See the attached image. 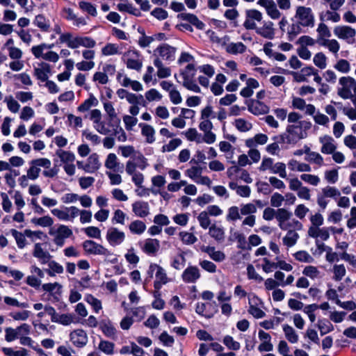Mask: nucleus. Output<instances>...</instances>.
Segmentation results:
<instances>
[{
    "label": "nucleus",
    "instance_id": "obj_1",
    "mask_svg": "<svg viewBox=\"0 0 356 356\" xmlns=\"http://www.w3.org/2000/svg\"><path fill=\"white\" fill-rule=\"evenodd\" d=\"M312 126V122L307 120H302L297 124H288L285 132L281 135V139L285 143L296 144L307 136V131Z\"/></svg>",
    "mask_w": 356,
    "mask_h": 356
},
{
    "label": "nucleus",
    "instance_id": "obj_2",
    "mask_svg": "<svg viewBox=\"0 0 356 356\" xmlns=\"http://www.w3.org/2000/svg\"><path fill=\"white\" fill-rule=\"evenodd\" d=\"M337 95L343 99L356 101V79L350 76L340 77Z\"/></svg>",
    "mask_w": 356,
    "mask_h": 356
},
{
    "label": "nucleus",
    "instance_id": "obj_3",
    "mask_svg": "<svg viewBox=\"0 0 356 356\" xmlns=\"http://www.w3.org/2000/svg\"><path fill=\"white\" fill-rule=\"evenodd\" d=\"M278 222L279 227L286 231L287 229H302V224L296 218H292V213L284 208H279L277 209V215L275 218Z\"/></svg>",
    "mask_w": 356,
    "mask_h": 356
},
{
    "label": "nucleus",
    "instance_id": "obj_4",
    "mask_svg": "<svg viewBox=\"0 0 356 356\" xmlns=\"http://www.w3.org/2000/svg\"><path fill=\"white\" fill-rule=\"evenodd\" d=\"M147 273L149 278H152L154 275L155 280L154 282V288L156 291H159L163 285L170 281V279L168 277L166 270L157 264H151Z\"/></svg>",
    "mask_w": 356,
    "mask_h": 356
},
{
    "label": "nucleus",
    "instance_id": "obj_5",
    "mask_svg": "<svg viewBox=\"0 0 356 356\" xmlns=\"http://www.w3.org/2000/svg\"><path fill=\"white\" fill-rule=\"evenodd\" d=\"M196 70L194 64L189 63L186 67L180 70L179 76L181 77V83L186 89L195 92H200V88L194 79Z\"/></svg>",
    "mask_w": 356,
    "mask_h": 356
},
{
    "label": "nucleus",
    "instance_id": "obj_6",
    "mask_svg": "<svg viewBox=\"0 0 356 356\" xmlns=\"http://www.w3.org/2000/svg\"><path fill=\"white\" fill-rule=\"evenodd\" d=\"M340 195V191L336 187L326 186L317 194V204L322 210H325L329 203L328 198L337 199Z\"/></svg>",
    "mask_w": 356,
    "mask_h": 356
},
{
    "label": "nucleus",
    "instance_id": "obj_7",
    "mask_svg": "<svg viewBox=\"0 0 356 356\" xmlns=\"http://www.w3.org/2000/svg\"><path fill=\"white\" fill-rule=\"evenodd\" d=\"M295 18L303 27H314L315 23L314 14L309 7L298 6L296 8Z\"/></svg>",
    "mask_w": 356,
    "mask_h": 356
},
{
    "label": "nucleus",
    "instance_id": "obj_8",
    "mask_svg": "<svg viewBox=\"0 0 356 356\" xmlns=\"http://www.w3.org/2000/svg\"><path fill=\"white\" fill-rule=\"evenodd\" d=\"M30 168L27 170V177L31 180H35L39 177L40 168H49L51 162L47 158L33 159L29 162Z\"/></svg>",
    "mask_w": 356,
    "mask_h": 356
},
{
    "label": "nucleus",
    "instance_id": "obj_9",
    "mask_svg": "<svg viewBox=\"0 0 356 356\" xmlns=\"http://www.w3.org/2000/svg\"><path fill=\"white\" fill-rule=\"evenodd\" d=\"M31 331V326L27 323H23L16 328L6 327L5 329V340L11 342L15 339H20L22 335H28Z\"/></svg>",
    "mask_w": 356,
    "mask_h": 356
},
{
    "label": "nucleus",
    "instance_id": "obj_10",
    "mask_svg": "<svg viewBox=\"0 0 356 356\" xmlns=\"http://www.w3.org/2000/svg\"><path fill=\"white\" fill-rule=\"evenodd\" d=\"M334 34L340 40L346 41L348 44H353L355 42L356 36V30L347 25L336 26L333 30Z\"/></svg>",
    "mask_w": 356,
    "mask_h": 356
},
{
    "label": "nucleus",
    "instance_id": "obj_11",
    "mask_svg": "<svg viewBox=\"0 0 356 356\" xmlns=\"http://www.w3.org/2000/svg\"><path fill=\"white\" fill-rule=\"evenodd\" d=\"M49 234L54 236V243L62 247L65 240L72 235V231L67 226L60 225L56 229L51 228Z\"/></svg>",
    "mask_w": 356,
    "mask_h": 356
},
{
    "label": "nucleus",
    "instance_id": "obj_12",
    "mask_svg": "<svg viewBox=\"0 0 356 356\" xmlns=\"http://www.w3.org/2000/svg\"><path fill=\"white\" fill-rule=\"evenodd\" d=\"M248 312L256 318H261L265 316L266 313L261 309L263 302L254 293L248 294Z\"/></svg>",
    "mask_w": 356,
    "mask_h": 356
},
{
    "label": "nucleus",
    "instance_id": "obj_13",
    "mask_svg": "<svg viewBox=\"0 0 356 356\" xmlns=\"http://www.w3.org/2000/svg\"><path fill=\"white\" fill-rule=\"evenodd\" d=\"M177 48L163 43L158 46L154 50V56L156 58H162L164 60L171 62L175 59Z\"/></svg>",
    "mask_w": 356,
    "mask_h": 356
},
{
    "label": "nucleus",
    "instance_id": "obj_14",
    "mask_svg": "<svg viewBox=\"0 0 356 356\" xmlns=\"http://www.w3.org/2000/svg\"><path fill=\"white\" fill-rule=\"evenodd\" d=\"M124 60L129 69L140 71L143 67L141 56L137 51H129L124 54Z\"/></svg>",
    "mask_w": 356,
    "mask_h": 356
},
{
    "label": "nucleus",
    "instance_id": "obj_15",
    "mask_svg": "<svg viewBox=\"0 0 356 356\" xmlns=\"http://www.w3.org/2000/svg\"><path fill=\"white\" fill-rule=\"evenodd\" d=\"M141 250L149 256H155L160 249V241L156 238H147L138 243Z\"/></svg>",
    "mask_w": 356,
    "mask_h": 356
},
{
    "label": "nucleus",
    "instance_id": "obj_16",
    "mask_svg": "<svg viewBox=\"0 0 356 356\" xmlns=\"http://www.w3.org/2000/svg\"><path fill=\"white\" fill-rule=\"evenodd\" d=\"M106 238L111 246H117L124 242L125 234L118 228L112 227L108 229Z\"/></svg>",
    "mask_w": 356,
    "mask_h": 356
},
{
    "label": "nucleus",
    "instance_id": "obj_17",
    "mask_svg": "<svg viewBox=\"0 0 356 356\" xmlns=\"http://www.w3.org/2000/svg\"><path fill=\"white\" fill-rule=\"evenodd\" d=\"M200 277V269L196 266H188L181 274L183 282L188 284L195 283Z\"/></svg>",
    "mask_w": 356,
    "mask_h": 356
},
{
    "label": "nucleus",
    "instance_id": "obj_18",
    "mask_svg": "<svg viewBox=\"0 0 356 356\" xmlns=\"http://www.w3.org/2000/svg\"><path fill=\"white\" fill-rule=\"evenodd\" d=\"M246 104L248 111L254 115H264L269 112V107L259 100L250 99Z\"/></svg>",
    "mask_w": 356,
    "mask_h": 356
},
{
    "label": "nucleus",
    "instance_id": "obj_19",
    "mask_svg": "<svg viewBox=\"0 0 356 356\" xmlns=\"http://www.w3.org/2000/svg\"><path fill=\"white\" fill-rule=\"evenodd\" d=\"M132 212L138 218H144L150 213V207L147 202L138 200L131 204Z\"/></svg>",
    "mask_w": 356,
    "mask_h": 356
},
{
    "label": "nucleus",
    "instance_id": "obj_20",
    "mask_svg": "<svg viewBox=\"0 0 356 356\" xmlns=\"http://www.w3.org/2000/svg\"><path fill=\"white\" fill-rule=\"evenodd\" d=\"M319 143L322 145L321 152L325 154H331L337 148V144L334 139L328 135L321 136L319 138Z\"/></svg>",
    "mask_w": 356,
    "mask_h": 356
},
{
    "label": "nucleus",
    "instance_id": "obj_21",
    "mask_svg": "<svg viewBox=\"0 0 356 356\" xmlns=\"http://www.w3.org/2000/svg\"><path fill=\"white\" fill-rule=\"evenodd\" d=\"M256 33L266 39L273 40L275 35L274 24L271 21H264L262 26L256 29Z\"/></svg>",
    "mask_w": 356,
    "mask_h": 356
},
{
    "label": "nucleus",
    "instance_id": "obj_22",
    "mask_svg": "<svg viewBox=\"0 0 356 356\" xmlns=\"http://www.w3.org/2000/svg\"><path fill=\"white\" fill-rule=\"evenodd\" d=\"M258 337L261 343L258 347L259 352H270L273 350V345L271 342L270 335L264 330H259Z\"/></svg>",
    "mask_w": 356,
    "mask_h": 356
},
{
    "label": "nucleus",
    "instance_id": "obj_23",
    "mask_svg": "<svg viewBox=\"0 0 356 356\" xmlns=\"http://www.w3.org/2000/svg\"><path fill=\"white\" fill-rule=\"evenodd\" d=\"M291 104L293 108L305 111L306 115H312L314 113L315 106L311 104H306L305 99L300 97H293Z\"/></svg>",
    "mask_w": 356,
    "mask_h": 356
},
{
    "label": "nucleus",
    "instance_id": "obj_24",
    "mask_svg": "<svg viewBox=\"0 0 356 356\" xmlns=\"http://www.w3.org/2000/svg\"><path fill=\"white\" fill-rule=\"evenodd\" d=\"M177 17L181 21H185L186 23L195 26L199 30L204 29L205 26V24L193 14L181 13L177 15Z\"/></svg>",
    "mask_w": 356,
    "mask_h": 356
},
{
    "label": "nucleus",
    "instance_id": "obj_25",
    "mask_svg": "<svg viewBox=\"0 0 356 356\" xmlns=\"http://www.w3.org/2000/svg\"><path fill=\"white\" fill-rule=\"evenodd\" d=\"M70 340L74 346L82 347L87 343V334L83 330H76L70 333Z\"/></svg>",
    "mask_w": 356,
    "mask_h": 356
},
{
    "label": "nucleus",
    "instance_id": "obj_26",
    "mask_svg": "<svg viewBox=\"0 0 356 356\" xmlns=\"http://www.w3.org/2000/svg\"><path fill=\"white\" fill-rule=\"evenodd\" d=\"M309 237L315 238L316 241H327L330 238L328 227H318L307 231Z\"/></svg>",
    "mask_w": 356,
    "mask_h": 356
},
{
    "label": "nucleus",
    "instance_id": "obj_27",
    "mask_svg": "<svg viewBox=\"0 0 356 356\" xmlns=\"http://www.w3.org/2000/svg\"><path fill=\"white\" fill-rule=\"evenodd\" d=\"M33 255L38 259L42 264H47L51 258V255L47 251L42 249L40 243L35 244Z\"/></svg>",
    "mask_w": 356,
    "mask_h": 356
},
{
    "label": "nucleus",
    "instance_id": "obj_28",
    "mask_svg": "<svg viewBox=\"0 0 356 356\" xmlns=\"http://www.w3.org/2000/svg\"><path fill=\"white\" fill-rule=\"evenodd\" d=\"M202 250L207 253L209 257L216 262H222L226 258L225 254L222 251L216 250L213 246L208 245L203 247Z\"/></svg>",
    "mask_w": 356,
    "mask_h": 356
},
{
    "label": "nucleus",
    "instance_id": "obj_29",
    "mask_svg": "<svg viewBox=\"0 0 356 356\" xmlns=\"http://www.w3.org/2000/svg\"><path fill=\"white\" fill-rule=\"evenodd\" d=\"M209 234L218 243H222L225 238V229L222 226L213 224L209 229Z\"/></svg>",
    "mask_w": 356,
    "mask_h": 356
},
{
    "label": "nucleus",
    "instance_id": "obj_30",
    "mask_svg": "<svg viewBox=\"0 0 356 356\" xmlns=\"http://www.w3.org/2000/svg\"><path fill=\"white\" fill-rule=\"evenodd\" d=\"M138 126L141 129V134L145 138L146 142L149 144L153 143L156 140L154 127L145 123H140Z\"/></svg>",
    "mask_w": 356,
    "mask_h": 356
},
{
    "label": "nucleus",
    "instance_id": "obj_31",
    "mask_svg": "<svg viewBox=\"0 0 356 356\" xmlns=\"http://www.w3.org/2000/svg\"><path fill=\"white\" fill-rule=\"evenodd\" d=\"M268 137L264 134H257L254 137L248 138L245 142V146L249 148L255 147L257 145H262L268 142Z\"/></svg>",
    "mask_w": 356,
    "mask_h": 356
},
{
    "label": "nucleus",
    "instance_id": "obj_32",
    "mask_svg": "<svg viewBox=\"0 0 356 356\" xmlns=\"http://www.w3.org/2000/svg\"><path fill=\"white\" fill-rule=\"evenodd\" d=\"M105 167L112 170L114 172H122L123 166L118 162L117 156L113 153H110L105 161Z\"/></svg>",
    "mask_w": 356,
    "mask_h": 356
},
{
    "label": "nucleus",
    "instance_id": "obj_33",
    "mask_svg": "<svg viewBox=\"0 0 356 356\" xmlns=\"http://www.w3.org/2000/svg\"><path fill=\"white\" fill-rule=\"evenodd\" d=\"M63 13H64V17L67 20L73 21L74 25L76 26L86 25V21L83 17H77V16L74 13L73 10L67 8H63Z\"/></svg>",
    "mask_w": 356,
    "mask_h": 356
},
{
    "label": "nucleus",
    "instance_id": "obj_34",
    "mask_svg": "<svg viewBox=\"0 0 356 356\" xmlns=\"http://www.w3.org/2000/svg\"><path fill=\"white\" fill-rule=\"evenodd\" d=\"M154 66L157 68V76L160 79L168 78L171 75V70L168 67L164 66L159 58H155L153 62Z\"/></svg>",
    "mask_w": 356,
    "mask_h": 356
},
{
    "label": "nucleus",
    "instance_id": "obj_35",
    "mask_svg": "<svg viewBox=\"0 0 356 356\" xmlns=\"http://www.w3.org/2000/svg\"><path fill=\"white\" fill-rule=\"evenodd\" d=\"M319 44L327 48L334 56L338 54L340 49V44L335 39H323L319 42Z\"/></svg>",
    "mask_w": 356,
    "mask_h": 356
},
{
    "label": "nucleus",
    "instance_id": "obj_36",
    "mask_svg": "<svg viewBox=\"0 0 356 356\" xmlns=\"http://www.w3.org/2000/svg\"><path fill=\"white\" fill-rule=\"evenodd\" d=\"M232 124L240 132H248L250 131L253 127L251 122L242 118L235 119Z\"/></svg>",
    "mask_w": 356,
    "mask_h": 356
},
{
    "label": "nucleus",
    "instance_id": "obj_37",
    "mask_svg": "<svg viewBox=\"0 0 356 356\" xmlns=\"http://www.w3.org/2000/svg\"><path fill=\"white\" fill-rule=\"evenodd\" d=\"M117 8L120 12L128 13L129 14L138 16L139 11L128 0H121L117 5Z\"/></svg>",
    "mask_w": 356,
    "mask_h": 356
},
{
    "label": "nucleus",
    "instance_id": "obj_38",
    "mask_svg": "<svg viewBox=\"0 0 356 356\" xmlns=\"http://www.w3.org/2000/svg\"><path fill=\"white\" fill-rule=\"evenodd\" d=\"M288 166L292 171H297L300 172H311V166L305 163H300L295 159L289 161Z\"/></svg>",
    "mask_w": 356,
    "mask_h": 356
},
{
    "label": "nucleus",
    "instance_id": "obj_39",
    "mask_svg": "<svg viewBox=\"0 0 356 356\" xmlns=\"http://www.w3.org/2000/svg\"><path fill=\"white\" fill-rule=\"evenodd\" d=\"M307 155L306 160L310 163H315L318 166H322L324 164V160L323 156L316 152H312L309 148L305 150Z\"/></svg>",
    "mask_w": 356,
    "mask_h": 356
},
{
    "label": "nucleus",
    "instance_id": "obj_40",
    "mask_svg": "<svg viewBox=\"0 0 356 356\" xmlns=\"http://www.w3.org/2000/svg\"><path fill=\"white\" fill-rule=\"evenodd\" d=\"M211 306V305L209 302H197L195 307V312L202 316L210 318L213 316V314L208 309Z\"/></svg>",
    "mask_w": 356,
    "mask_h": 356
},
{
    "label": "nucleus",
    "instance_id": "obj_41",
    "mask_svg": "<svg viewBox=\"0 0 356 356\" xmlns=\"http://www.w3.org/2000/svg\"><path fill=\"white\" fill-rule=\"evenodd\" d=\"M129 229L134 234L141 235L146 229V225L142 220H135L129 224Z\"/></svg>",
    "mask_w": 356,
    "mask_h": 356
},
{
    "label": "nucleus",
    "instance_id": "obj_42",
    "mask_svg": "<svg viewBox=\"0 0 356 356\" xmlns=\"http://www.w3.org/2000/svg\"><path fill=\"white\" fill-rule=\"evenodd\" d=\"M33 24L42 31L47 32L50 29V22L43 15H38L33 20Z\"/></svg>",
    "mask_w": 356,
    "mask_h": 356
},
{
    "label": "nucleus",
    "instance_id": "obj_43",
    "mask_svg": "<svg viewBox=\"0 0 356 356\" xmlns=\"http://www.w3.org/2000/svg\"><path fill=\"white\" fill-rule=\"evenodd\" d=\"M296 229H287L288 232L282 239L284 245L290 248L296 243L299 238V235L297 232H296Z\"/></svg>",
    "mask_w": 356,
    "mask_h": 356
},
{
    "label": "nucleus",
    "instance_id": "obj_44",
    "mask_svg": "<svg viewBox=\"0 0 356 356\" xmlns=\"http://www.w3.org/2000/svg\"><path fill=\"white\" fill-rule=\"evenodd\" d=\"M320 19L322 22L324 21H331L332 22L337 23L341 20L340 15L337 13V10H326L325 12H323L320 14Z\"/></svg>",
    "mask_w": 356,
    "mask_h": 356
},
{
    "label": "nucleus",
    "instance_id": "obj_45",
    "mask_svg": "<svg viewBox=\"0 0 356 356\" xmlns=\"http://www.w3.org/2000/svg\"><path fill=\"white\" fill-rule=\"evenodd\" d=\"M282 327L286 339L291 343H297L299 337L295 330L287 324L283 325Z\"/></svg>",
    "mask_w": 356,
    "mask_h": 356
},
{
    "label": "nucleus",
    "instance_id": "obj_46",
    "mask_svg": "<svg viewBox=\"0 0 356 356\" xmlns=\"http://www.w3.org/2000/svg\"><path fill=\"white\" fill-rule=\"evenodd\" d=\"M246 50V46L241 42H231L226 47V51L232 54H243Z\"/></svg>",
    "mask_w": 356,
    "mask_h": 356
},
{
    "label": "nucleus",
    "instance_id": "obj_47",
    "mask_svg": "<svg viewBox=\"0 0 356 356\" xmlns=\"http://www.w3.org/2000/svg\"><path fill=\"white\" fill-rule=\"evenodd\" d=\"M186 257L183 253L178 254L171 259L170 266L176 270L182 269L186 265Z\"/></svg>",
    "mask_w": 356,
    "mask_h": 356
},
{
    "label": "nucleus",
    "instance_id": "obj_48",
    "mask_svg": "<svg viewBox=\"0 0 356 356\" xmlns=\"http://www.w3.org/2000/svg\"><path fill=\"white\" fill-rule=\"evenodd\" d=\"M90 254L103 255L105 257L111 255L108 250L92 241H90Z\"/></svg>",
    "mask_w": 356,
    "mask_h": 356
},
{
    "label": "nucleus",
    "instance_id": "obj_49",
    "mask_svg": "<svg viewBox=\"0 0 356 356\" xmlns=\"http://www.w3.org/2000/svg\"><path fill=\"white\" fill-rule=\"evenodd\" d=\"M179 236L183 244L186 245H191L197 241V238L193 233L186 231L180 232Z\"/></svg>",
    "mask_w": 356,
    "mask_h": 356
},
{
    "label": "nucleus",
    "instance_id": "obj_50",
    "mask_svg": "<svg viewBox=\"0 0 356 356\" xmlns=\"http://www.w3.org/2000/svg\"><path fill=\"white\" fill-rule=\"evenodd\" d=\"M10 233L15 239L17 247L20 249H23L26 245V236L25 235V232H24V233H22L17 229H10Z\"/></svg>",
    "mask_w": 356,
    "mask_h": 356
},
{
    "label": "nucleus",
    "instance_id": "obj_51",
    "mask_svg": "<svg viewBox=\"0 0 356 356\" xmlns=\"http://www.w3.org/2000/svg\"><path fill=\"white\" fill-rule=\"evenodd\" d=\"M313 117L314 121L316 124L321 125L323 127H328L330 123L329 118L321 113L320 111H316V108L314 109V113L311 115Z\"/></svg>",
    "mask_w": 356,
    "mask_h": 356
},
{
    "label": "nucleus",
    "instance_id": "obj_52",
    "mask_svg": "<svg viewBox=\"0 0 356 356\" xmlns=\"http://www.w3.org/2000/svg\"><path fill=\"white\" fill-rule=\"evenodd\" d=\"M316 31L318 33V42H321V40L323 39H328L332 35L331 31L328 26L323 22H321L318 24Z\"/></svg>",
    "mask_w": 356,
    "mask_h": 356
},
{
    "label": "nucleus",
    "instance_id": "obj_53",
    "mask_svg": "<svg viewBox=\"0 0 356 356\" xmlns=\"http://www.w3.org/2000/svg\"><path fill=\"white\" fill-rule=\"evenodd\" d=\"M182 144V140L180 138H176L171 139L168 143L165 144L161 147L162 152H170L175 151Z\"/></svg>",
    "mask_w": 356,
    "mask_h": 356
},
{
    "label": "nucleus",
    "instance_id": "obj_54",
    "mask_svg": "<svg viewBox=\"0 0 356 356\" xmlns=\"http://www.w3.org/2000/svg\"><path fill=\"white\" fill-rule=\"evenodd\" d=\"M300 178L301 181L314 186H317L321 182V178L316 175L303 173Z\"/></svg>",
    "mask_w": 356,
    "mask_h": 356
},
{
    "label": "nucleus",
    "instance_id": "obj_55",
    "mask_svg": "<svg viewBox=\"0 0 356 356\" xmlns=\"http://www.w3.org/2000/svg\"><path fill=\"white\" fill-rule=\"evenodd\" d=\"M309 220L311 222V225L309 227L308 230L321 227V226L324 223L323 216L320 213H316L311 215Z\"/></svg>",
    "mask_w": 356,
    "mask_h": 356
},
{
    "label": "nucleus",
    "instance_id": "obj_56",
    "mask_svg": "<svg viewBox=\"0 0 356 356\" xmlns=\"http://www.w3.org/2000/svg\"><path fill=\"white\" fill-rule=\"evenodd\" d=\"M317 327L320 330L321 335H325L334 330L332 324L327 319L319 320L317 323Z\"/></svg>",
    "mask_w": 356,
    "mask_h": 356
},
{
    "label": "nucleus",
    "instance_id": "obj_57",
    "mask_svg": "<svg viewBox=\"0 0 356 356\" xmlns=\"http://www.w3.org/2000/svg\"><path fill=\"white\" fill-rule=\"evenodd\" d=\"M197 219L200 226L204 229H209L211 225L209 215H208V213L205 211L200 212L197 216Z\"/></svg>",
    "mask_w": 356,
    "mask_h": 356
},
{
    "label": "nucleus",
    "instance_id": "obj_58",
    "mask_svg": "<svg viewBox=\"0 0 356 356\" xmlns=\"http://www.w3.org/2000/svg\"><path fill=\"white\" fill-rule=\"evenodd\" d=\"M313 62L321 70H324L327 67V57L323 52L316 54L313 58Z\"/></svg>",
    "mask_w": 356,
    "mask_h": 356
},
{
    "label": "nucleus",
    "instance_id": "obj_59",
    "mask_svg": "<svg viewBox=\"0 0 356 356\" xmlns=\"http://www.w3.org/2000/svg\"><path fill=\"white\" fill-rule=\"evenodd\" d=\"M49 269H47L46 272L50 276H54L55 273L60 274L63 273V267L56 261H50L47 263Z\"/></svg>",
    "mask_w": 356,
    "mask_h": 356
},
{
    "label": "nucleus",
    "instance_id": "obj_60",
    "mask_svg": "<svg viewBox=\"0 0 356 356\" xmlns=\"http://www.w3.org/2000/svg\"><path fill=\"white\" fill-rule=\"evenodd\" d=\"M334 68L343 74H348L350 71V64L346 59H339L334 65Z\"/></svg>",
    "mask_w": 356,
    "mask_h": 356
},
{
    "label": "nucleus",
    "instance_id": "obj_61",
    "mask_svg": "<svg viewBox=\"0 0 356 356\" xmlns=\"http://www.w3.org/2000/svg\"><path fill=\"white\" fill-rule=\"evenodd\" d=\"M346 270L343 264H335L333 266V280L341 281L346 275Z\"/></svg>",
    "mask_w": 356,
    "mask_h": 356
},
{
    "label": "nucleus",
    "instance_id": "obj_62",
    "mask_svg": "<svg viewBox=\"0 0 356 356\" xmlns=\"http://www.w3.org/2000/svg\"><path fill=\"white\" fill-rule=\"evenodd\" d=\"M102 51L104 56H111L120 54L121 53L118 45L113 43H108L107 44H106L102 48Z\"/></svg>",
    "mask_w": 356,
    "mask_h": 356
},
{
    "label": "nucleus",
    "instance_id": "obj_63",
    "mask_svg": "<svg viewBox=\"0 0 356 356\" xmlns=\"http://www.w3.org/2000/svg\"><path fill=\"white\" fill-rule=\"evenodd\" d=\"M240 209L236 206H232L228 209L226 220L227 221H236L241 218Z\"/></svg>",
    "mask_w": 356,
    "mask_h": 356
},
{
    "label": "nucleus",
    "instance_id": "obj_64",
    "mask_svg": "<svg viewBox=\"0 0 356 356\" xmlns=\"http://www.w3.org/2000/svg\"><path fill=\"white\" fill-rule=\"evenodd\" d=\"M185 175L191 179L194 182L202 173V168L200 166H192L185 171Z\"/></svg>",
    "mask_w": 356,
    "mask_h": 356
}]
</instances>
